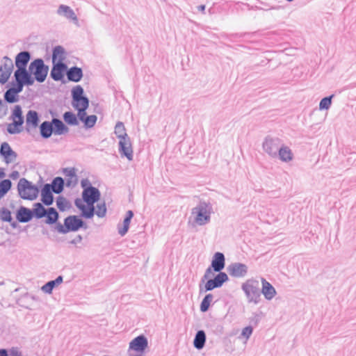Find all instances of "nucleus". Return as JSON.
<instances>
[{
	"label": "nucleus",
	"instance_id": "obj_38",
	"mask_svg": "<svg viewBox=\"0 0 356 356\" xmlns=\"http://www.w3.org/2000/svg\"><path fill=\"white\" fill-rule=\"evenodd\" d=\"M213 296L211 293L207 294L204 296V298H203V300H202L201 304H200V311L201 312H206L208 311V309L210 307V304L213 300Z\"/></svg>",
	"mask_w": 356,
	"mask_h": 356
},
{
	"label": "nucleus",
	"instance_id": "obj_33",
	"mask_svg": "<svg viewBox=\"0 0 356 356\" xmlns=\"http://www.w3.org/2000/svg\"><path fill=\"white\" fill-rule=\"evenodd\" d=\"M52 191L56 194L60 193L63 189L65 186V181L60 177H56L53 180L51 184Z\"/></svg>",
	"mask_w": 356,
	"mask_h": 356
},
{
	"label": "nucleus",
	"instance_id": "obj_28",
	"mask_svg": "<svg viewBox=\"0 0 356 356\" xmlns=\"http://www.w3.org/2000/svg\"><path fill=\"white\" fill-rule=\"evenodd\" d=\"M63 281L62 275L58 276L55 280L47 282L42 287L41 290L47 294H51L54 289L60 284Z\"/></svg>",
	"mask_w": 356,
	"mask_h": 356
},
{
	"label": "nucleus",
	"instance_id": "obj_55",
	"mask_svg": "<svg viewBox=\"0 0 356 356\" xmlns=\"http://www.w3.org/2000/svg\"><path fill=\"white\" fill-rule=\"evenodd\" d=\"M82 241V236L81 235H77L73 240L70 241L72 244H76L81 243Z\"/></svg>",
	"mask_w": 356,
	"mask_h": 356
},
{
	"label": "nucleus",
	"instance_id": "obj_15",
	"mask_svg": "<svg viewBox=\"0 0 356 356\" xmlns=\"http://www.w3.org/2000/svg\"><path fill=\"white\" fill-rule=\"evenodd\" d=\"M119 153L122 156H125L129 161L133 160V149L129 137L120 139Z\"/></svg>",
	"mask_w": 356,
	"mask_h": 356
},
{
	"label": "nucleus",
	"instance_id": "obj_46",
	"mask_svg": "<svg viewBox=\"0 0 356 356\" xmlns=\"http://www.w3.org/2000/svg\"><path fill=\"white\" fill-rule=\"evenodd\" d=\"M8 111V107L6 102L0 99V118H3L7 115Z\"/></svg>",
	"mask_w": 356,
	"mask_h": 356
},
{
	"label": "nucleus",
	"instance_id": "obj_59",
	"mask_svg": "<svg viewBox=\"0 0 356 356\" xmlns=\"http://www.w3.org/2000/svg\"><path fill=\"white\" fill-rule=\"evenodd\" d=\"M5 173L3 171H0V179L4 177Z\"/></svg>",
	"mask_w": 356,
	"mask_h": 356
},
{
	"label": "nucleus",
	"instance_id": "obj_41",
	"mask_svg": "<svg viewBox=\"0 0 356 356\" xmlns=\"http://www.w3.org/2000/svg\"><path fill=\"white\" fill-rule=\"evenodd\" d=\"M334 95H331L328 97L323 98L319 103V109L321 111L327 110L332 104V99Z\"/></svg>",
	"mask_w": 356,
	"mask_h": 356
},
{
	"label": "nucleus",
	"instance_id": "obj_3",
	"mask_svg": "<svg viewBox=\"0 0 356 356\" xmlns=\"http://www.w3.org/2000/svg\"><path fill=\"white\" fill-rule=\"evenodd\" d=\"M241 289L247 298L248 302L257 305L261 300V289L259 282L257 280L250 279L244 282Z\"/></svg>",
	"mask_w": 356,
	"mask_h": 356
},
{
	"label": "nucleus",
	"instance_id": "obj_29",
	"mask_svg": "<svg viewBox=\"0 0 356 356\" xmlns=\"http://www.w3.org/2000/svg\"><path fill=\"white\" fill-rule=\"evenodd\" d=\"M40 132L42 138H49L54 133L51 121H44L40 125Z\"/></svg>",
	"mask_w": 356,
	"mask_h": 356
},
{
	"label": "nucleus",
	"instance_id": "obj_24",
	"mask_svg": "<svg viewBox=\"0 0 356 356\" xmlns=\"http://www.w3.org/2000/svg\"><path fill=\"white\" fill-rule=\"evenodd\" d=\"M67 77L70 81L79 82L83 77V70L81 67L77 66H73L69 69H67Z\"/></svg>",
	"mask_w": 356,
	"mask_h": 356
},
{
	"label": "nucleus",
	"instance_id": "obj_53",
	"mask_svg": "<svg viewBox=\"0 0 356 356\" xmlns=\"http://www.w3.org/2000/svg\"><path fill=\"white\" fill-rule=\"evenodd\" d=\"M75 206L79 209L82 210L85 209L86 205L82 203L81 200L80 199H76L74 202Z\"/></svg>",
	"mask_w": 356,
	"mask_h": 356
},
{
	"label": "nucleus",
	"instance_id": "obj_5",
	"mask_svg": "<svg viewBox=\"0 0 356 356\" xmlns=\"http://www.w3.org/2000/svg\"><path fill=\"white\" fill-rule=\"evenodd\" d=\"M17 191L22 199L29 200H35L39 193L38 188L25 178L19 179L17 184Z\"/></svg>",
	"mask_w": 356,
	"mask_h": 356
},
{
	"label": "nucleus",
	"instance_id": "obj_21",
	"mask_svg": "<svg viewBox=\"0 0 356 356\" xmlns=\"http://www.w3.org/2000/svg\"><path fill=\"white\" fill-rule=\"evenodd\" d=\"M31 209L24 206L19 207L16 212V219L19 222L26 223L33 218Z\"/></svg>",
	"mask_w": 356,
	"mask_h": 356
},
{
	"label": "nucleus",
	"instance_id": "obj_27",
	"mask_svg": "<svg viewBox=\"0 0 356 356\" xmlns=\"http://www.w3.org/2000/svg\"><path fill=\"white\" fill-rule=\"evenodd\" d=\"M133 216L134 212L131 210H129L127 211L126 216L123 220L122 226H120V225H119L118 227V234L120 236H123L127 233L129 228L130 222Z\"/></svg>",
	"mask_w": 356,
	"mask_h": 356
},
{
	"label": "nucleus",
	"instance_id": "obj_1",
	"mask_svg": "<svg viewBox=\"0 0 356 356\" xmlns=\"http://www.w3.org/2000/svg\"><path fill=\"white\" fill-rule=\"evenodd\" d=\"M213 213V206L209 202L200 201L191 210L193 222L199 226H204L211 221Z\"/></svg>",
	"mask_w": 356,
	"mask_h": 356
},
{
	"label": "nucleus",
	"instance_id": "obj_19",
	"mask_svg": "<svg viewBox=\"0 0 356 356\" xmlns=\"http://www.w3.org/2000/svg\"><path fill=\"white\" fill-rule=\"evenodd\" d=\"M39 115L37 111L29 110L26 115V130L29 132L31 129H35L39 124Z\"/></svg>",
	"mask_w": 356,
	"mask_h": 356
},
{
	"label": "nucleus",
	"instance_id": "obj_40",
	"mask_svg": "<svg viewBox=\"0 0 356 356\" xmlns=\"http://www.w3.org/2000/svg\"><path fill=\"white\" fill-rule=\"evenodd\" d=\"M97 120V115H88L87 117H86L82 122L83 123L84 127L86 129H90L95 125Z\"/></svg>",
	"mask_w": 356,
	"mask_h": 356
},
{
	"label": "nucleus",
	"instance_id": "obj_50",
	"mask_svg": "<svg viewBox=\"0 0 356 356\" xmlns=\"http://www.w3.org/2000/svg\"><path fill=\"white\" fill-rule=\"evenodd\" d=\"M252 327L251 326H247L242 330L241 335L248 339L252 335Z\"/></svg>",
	"mask_w": 356,
	"mask_h": 356
},
{
	"label": "nucleus",
	"instance_id": "obj_48",
	"mask_svg": "<svg viewBox=\"0 0 356 356\" xmlns=\"http://www.w3.org/2000/svg\"><path fill=\"white\" fill-rule=\"evenodd\" d=\"M63 174L65 175V177H74L76 176V170L74 168H64L63 170Z\"/></svg>",
	"mask_w": 356,
	"mask_h": 356
},
{
	"label": "nucleus",
	"instance_id": "obj_58",
	"mask_svg": "<svg viewBox=\"0 0 356 356\" xmlns=\"http://www.w3.org/2000/svg\"><path fill=\"white\" fill-rule=\"evenodd\" d=\"M197 8V10L199 11H201V12H204V10H205V6L204 5L198 6Z\"/></svg>",
	"mask_w": 356,
	"mask_h": 356
},
{
	"label": "nucleus",
	"instance_id": "obj_12",
	"mask_svg": "<svg viewBox=\"0 0 356 356\" xmlns=\"http://www.w3.org/2000/svg\"><path fill=\"white\" fill-rule=\"evenodd\" d=\"M52 63L53 66L50 72L51 78L55 81H63L65 72H67V65L62 62V58L57 62Z\"/></svg>",
	"mask_w": 356,
	"mask_h": 356
},
{
	"label": "nucleus",
	"instance_id": "obj_31",
	"mask_svg": "<svg viewBox=\"0 0 356 356\" xmlns=\"http://www.w3.org/2000/svg\"><path fill=\"white\" fill-rule=\"evenodd\" d=\"M31 211L33 217L40 219L46 216L47 209H45L42 203L37 202L33 204V208Z\"/></svg>",
	"mask_w": 356,
	"mask_h": 356
},
{
	"label": "nucleus",
	"instance_id": "obj_36",
	"mask_svg": "<svg viewBox=\"0 0 356 356\" xmlns=\"http://www.w3.org/2000/svg\"><path fill=\"white\" fill-rule=\"evenodd\" d=\"M114 132L119 140L129 137L127 134L125 127L122 122H118L116 123Z\"/></svg>",
	"mask_w": 356,
	"mask_h": 356
},
{
	"label": "nucleus",
	"instance_id": "obj_22",
	"mask_svg": "<svg viewBox=\"0 0 356 356\" xmlns=\"http://www.w3.org/2000/svg\"><path fill=\"white\" fill-rule=\"evenodd\" d=\"M51 186L49 184H45L41 190V200L46 206H50L54 202V195L52 194Z\"/></svg>",
	"mask_w": 356,
	"mask_h": 356
},
{
	"label": "nucleus",
	"instance_id": "obj_23",
	"mask_svg": "<svg viewBox=\"0 0 356 356\" xmlns=\"http://www.w3.org/2000/svg\"><path fill=\"white\" fill-rule=\"evenodd\" d=\"M57 14L64 16L68 19L73 21L75 24L78 23V18L74 10L68 6L61 4L57 10Z\"/></svg>",
	"mask_w": 356,
	"mask_h": 356
},
{
	"label": "nucleus",
	"instance_id": "obj_44",
	"mask_svg": "<svg viewBox=\"0 0 356 356\" xmlns=\"http://www.w3.org/2000/svg\"><path fill=\"white\" fill-rule=\"evenodd\" d=\"M97 210L95 212L96 215L99 218H103L105 216L106 213V207L105 203L97 204Z\"/></svg>",
	"mask_w": 356,
	"mask_h": 356
},
{
	"label": "nucleus",
	"instance_id": "obj_4",
	"mask_svg": "<svg viewBox=\"0 0 356 356\" xmlns=\"http://www.w3.org/2000/svg\"><path fill=\"white\" fill-rule=\"evenodd\" d=\"M29 70L33 75L34 81L38 83H43L48 74L49 66L44 64L42 58H36L33 60L29 66Z\"/></svg>",
	"mask_w": 356,
	"mask_h": 356
},
{
	"label": "nucleus",
	"instance_id": "obj_13",
	"mask_svg": "<svg viewBox=\"0 0 356 356\" xmlns=\"http://www.w3.org/2000/svg\"><path fill=\"white\" fill-rule=\"evenodd\" d=\"M101 193L98 188L90 186L82 192V198L87 204H94L100 199Z\"/></svg>",
	"mask_w": 356,
	"mask_h": 356
},
{
	"label": "nucleus",
	"instance_id": "obj_56",
	"mask_svg": "<svg viewBox=\"0 0 356 356\" xmlns=\"http://www.w3.org/2000/svg\"><path fill=\"white\" fill-rule=\"evenodd\" d=\"M0 356H8V351L4 348H0Z\"/></svg>",
	"mask_w": 356,
	"mask_h": 356
},
{
	"label": "nucleus",
	"instance_id": "obj_57",
	"mask_svg": "<svg viewBox=\"0 0 356 356\" xmlns=\"http://www.w3.org/2000/svg\"><path fill=\"white\" fill-rule=\"evenodd\" d=\"M10 223V226L13 228V229H16L17 227H18V223L16 222V221H13V220H11V222H9Z\"/></svg>",
	"mask_w": 356,
	"mask_h": 356
},
{
	"label": "nucleus",
	"instance_id": "obj_25",
	"mask_svg": "<svg viewBox=\"0 0 356 356\" xmlns=\"http://www.w3.org/2000/svg\"><path fill=\"white\" fill-rule=\"evenodd\" d=\"M54 129V134L56 135H63L69 131L68 127L58 118H54L51 120Z\"/></svg>",
	"mask_w": 356,
	"mask_h": 356
},
{
	"label": "nucleus",
	"instance_id": "obj_43",
	"mask_svg": "<svg viewBox=\"0 0 356 356\" xmlns=\"http://www.w3.org/2000/svg\"><path fill=\"white\" fill-rule=\"evenodd\" d=\"M68 202L67 200L63 196H58L56 199V205L60 211H65L67 207Z\"/></svg>",
	"mask_w": 356,
	"mask_h": 356
},
{
	"label": "nucleus",
	"instance_id": "obj_37",
	"mask_svg": "<svg viewBox=\"0 0 356 356\" xmlns=\"http://www.w3.org/2000/svg\"><path fill=\"white\" fill-rule=\"evenodd\" d=\"M63 120L69 125L76 126L79 124L76 115L71 111H66L64 113Z\"/></svg>",
	"mask_w": 356,
	"mask_h": 356
},
{
	"label": "nucleus",
	"instance_id": "obj_14",
	"mask_svg": "<svg viewBox=\"0 0 356 356\" xmlns=\"http://www.w3.org/2000/svg\"><path fill=\"white\" fill-rule=\"evenodd\" d=\"M14 79L15 81H19L27 86L34 83V78L29 69H17L14 72Z\"/></svg>",
	"mask_w": 356,
	"mask_h": 356
},
{
	"label": "nucleus",
	"instance_id": "obj_8",
	"mask_svg": "<svg viewBox=\"0 0 356 356\" xmlns=\"http://www.w3.org/2000/svg\"><path fill=\"white\" fill-rule=\"evenodd\" d=\"M71 92L72 106L75 109L89 106V99L84 95L83 88L80 85L74 86Z\"/></svg>",
	"mask_w": 356,
	"mask_h": 356
},
{
	"label": "nucleus",
	"instance_id": "obj_34",
	"mask_svg": "<svg viewBox=\"0 0 356 356\" xmlns=\"http://www.w3.org/2000/svg\"><path fill=\"white\" fill-rule=\"evenodd\" d=\"M65 49L62 46L58 45L54 47L52 51V62H57L62 58V62L65 59Z\"/></svg>",
	"mask_w": 356,
	"mask_h": 356
},
{
	"label": "nucleus",
	"instance_id": "obj_17",
	"mask_svg": "<svg viewBox=\"0 0 356 356\" xmlns=\"http://www.w3.org/2000/svg\"><path fill=\"white\" fill-rule=\"evenodd\" d=\"M0 156L4 159L6 163L15 161L17 157V153L13 150L7 142L1 144Z\"/></svg>",
	"mask_w": 356,
	"mask_h": 356
},
{
	"label": "nucleus",
	"instance_id": "obj_2",
	"mask_svg": "<svg viewBox=\"0 0 356 356\" xmlns=\"http://www.w3.org/2000/svg\"><path fill=\"white\" fill-rule=\"evenodd\" d=\"M81 228L86 229L88 226L79 216L75 215L66 217L63 225L58 222L56 225L57 232L63 234L70 232H77Z\"/></svg>",
	"mask_w": 356,
	"mask_h": 356
},
{
	"label": "nucleus",
	"instance_id": "obj_35",
	"mask_svg": "<svg viewBox=\"0 0 356 356\" xmlns=\"http://www.w3.org/2000/svg\"><path fill=\"white\" fill-rule=\"evenodd\" d=\"M4 101L8 104H13L19 101L18 94L14 91L11 88H8L3 95Z\"/></svg>",
	"mask_w": 356,
	"mask_h": 356
},
{
	"label": "nucleus",
	"instance_id": "obj_10",
	"mask_svg": "<svg viewBox=\"0 0 356 356\" xmlns=\"http://www.w3.org/2000/svg\"><path fill=\"white\" fill-rule=\"evenodd\" d=\"M282 145V140L278 138L266 137L263 143L264 152L273 158L277 157V152Z\"/></svg>",
	"mask_w": 356,
	"mask_h": 356
},
{
	"label": "nucleus",
	"instance_id": "obj_51",
	"mask_svg": "<svg viewBox=\"0 0 356 356\" xmlns=\"http://www.w3.org/2000/svg\"><path fill=\"white\" fill-rule=\"evenodd\" d=\"M10 356H22V353L17 347H13L9 350Z\"/></svg>",
	"mask_w": 356,
	"mask_h": 356
},
{
	"label": "nucleus",
	"instance_id": "obj_42",
	"mask_svg": "<svg viewBox=\"0 0 356 356\" xmlns=\"http://www.w3.org/2000/svg\"><path fill=\"white\" fill-rule=\"evenodd\" d=\"M0 218L4 222H11L13 220L11 211L6 207L1 208L0 209Z\"/></svg>",
	"mask_w": 356,
	"mask_h": 356
},
{
	"label": "nucleus",
	"instance_id": "obj_11",
	"mask_svg": "<svg viewBox=\"0 0 356 356\" xmlns=\"http://www.w3.org/2000/svg\"><path fill=\"white\" fill-rule=\"evenodd\" d=\"M14 68L13 62L8 56L3 57V63L0 66V83H6L10 78Z\"/></svg>",
	"mask_w": 356,
	"mask_h": 356
},
{
	"label": "nucleus",
	"instance_id": "obj_39",
	"mask_svg": "<svg viewBox=\"0 0 356 356\" xmlns=\"http://www.w3.org/2000/svg\"><path fill=\"white\" fill-rule=\"evenodd\" d=\"M95 212L94 204H88L85 209L81 210V216L89 219L93 217Z\"/></svg>",
	"mask_w": 356,
	"mask_h": 356
},
{
	"label": "nucleus",
	"instance_id": "obj_54",
	"mask_svg": "<svg viewBox=\"0 0 356 356\" xmlns=\"http://www.w3.org/2000/svg\"><path fill=\"white\" fill-rule=\"evenodd\" d=\"M9 177L13 180L17 179L19 177V172L17 170H14L10 174Z\"/></svg>",
	"mask_w": 356,
	"mask_h": 356
},
{
	"label": "nucleus",
	"instance_id": "obj_26",
	"mask_svg": "<svg viewBox=\"0 0 356 356\" xmlns=\"http://www.w3.org/2000/svg\"><path fill=\"white\" fill-rule=\"evenodd\" d=\"M277 156L283 162H289L292 161L293 154L289 147L282 144L277 152Z\"/></svg>",
	"mask_w": 356,
	"mask_h": 356
},
{
	"label": "nucleus",
	"instance_id": "obj_16",
	"mask_svg": "<svg viewBox=\"0 0 356 356\" xmlns=\"http://www.w3.org/2000/svg\"><path fill=\"white\" fill-rule=\"evenodd\" d=\"M248 268L247 265L242 263H232L227 267V271L229 275L234 277H243L248 273Z\"/></svg>",
	"mask_w": 356,
	"mask_h": 356
},
{
	"label": "nucleus",
	"instance_id": "obj_30",
	"mask_svg": "<svg viewBox=\"0 0 356 356\" xmlns=\"http://www.w3.org/2000/svg\"><path fill=\"white\" fill-rule=\"evenodd\" d=\"M206 342V334L204 330H198L193 340V346L197 350H201L204 348Z\"/></svg>",
	"mask_w": 356,
	"mask_h": 356
},
{
	"label": "nucleus",
	"instance_id": "obj_20",
	"mask_svg": "<svg viewBox=\"0 0 356 356\" xmlns=\"http://www.w3.org/2000/svg\"><path fill=\"white\" fill-rule=\"evenodd\" d=\"M261 281L262 284L261 294L262 293L266 300H271L276 295L275 289L265 278L261 277Z\"/></svg>",
	"mask_w": 356,
	"mask_h": 356
},
{
	"label": "nucleus",
	"instance_id": "obj_7",
	"mask_svg": "<svg viewBox=\"0 0 356 356\" xmlns=\"http://www.w3.org/2000/svg\"><path fill=\"white\" fill-rule=\"evenodd\" d=\"M225 266V257L223 253L217 252L214 254L211 266H209L205 270L204 275L202 278V282H204L207 279H209L213 275V271L215 272H222L221 270L224 269Z\"/></svg>",
	"mask_w": 356,
	"mask_h": 356
},
{
	"label": "nucleus",
	"instance_id": "obj_6",
	"mask_svg": "<svg viewBox=\"0 0 356 356\" xmlns=\"http://www.w3.org/2000/svg\"><path fill=\"white\" fill-rule=\"evenodd\" d=\"M10 120L13 122L8 124L7 127V131L10 134H19L22 131V126L24 122V116L22 115V109L20 105H15L12 111Z\"/></svg>",
	"mask_w": 356,
	"mask_h": 356
},
{
	"label": "nucleus",
	"instance_id": "obj_45",
	"mask_svg": "<svg viewBox=\"0 0 356 356\" xmlns=\"http://www.w3.org/2000/svg\"><path fill=\"white\" fill-rule=\"evenodd\" d=\"M12 87L11 88L15 91L17 94L20 93L24 88V86H26L25 84L19 82V81H13L11 83Z\"/></svg>",
	"mask_w": 356,
	"mask_h": 356
},
{
	"label": "nucleus",
	"instance_id": "obj_18",
	"mask_svg": "<svg viewBox=\"0 0 356 356\" xmlns=\"http://www.w3.org/2000/svg\"><path fill=\"white\" fill-rule=\"evenodd\" d=\"M31 58V54L29 51H22L18 53L15 59L17 69H27V65Z\"/></svg>",
	"mask_w": 356,
	"mask_h": 356
},
{
	"label": "nucleus",
	"instance_id": "obj_49",
	"mask_svg": "<svg viewBox=\"0 0 356 356\" xmlns=\"http://www.w3.org/2000/svg\"><path fill=\"white\" fill-rule=\"evenodd\" d=\"M77 177L75 176L74 178V177H68L66 180V182H65V185L67 186V187H69V188H73L74 187L76 184H77Z\"/></svg>",
	"mask_w": 356,
	"mask_h": 356
},
{
	"label": "nucleus",
	"instance_id": "obj_52",
	"mask_svg": "<svg viewBox=\"0 0 356 356\" xmlns=\"http://www.w3.org/2000/svg\"><path fill=\"white\" fill-rule=\"evenodd\" d=\"M90 186L92 185L90 181L88 179H83L81 181V186L82 187L83 191H85V188H88V187L89 188Z\"/></svg>",
	"mask_w": 356,
	"mask_h": 356
},
{
	"label": "nucleus",
	"instance_id": "obj_47",
	"mask_svg": "<svg viewBox=\"0 0 356 356\" xmlns=\"http://www.w3.org/2000/svg\"><path fill=\"white\" fill-rule=\"evenodd\" d=\"M88 107H86V108L83 107V108H76L78 111L77 116L80 121L83 122L84 118L88 116L86 114V110L88 109Z\"/></svg>",
	"mask_w": 356,
	"mask_h": 356
},
{
	"label": "nucleus",
	"instance_id": "obj_9",
	"mask_svg": "<svg viewBox=\"0 0 356 356\" xmlns=\"http://www.w3.org/2000/svg\"><path fill=\"white\" fill-rule=\"evenodd\" d=\"M218 273L213 278L207 280L204 289L200 288V292H207L214 289L221 287L223 284L228 281L229 277L225 272H218Z\"/></svg>",
	"mask_w": 356,
	"mask_h": 356
},
{
	"label": "nucleus",
	"instance_id": "obj_32",
	"mask_svg": "<svg viewBox=\"0 0 356 356\" xmlns=\"http://www.w3.org/2000/svg\"><path fill=\"white\" fill-rule=\"evenodd\" d=\"M45 217L47 218L45 222L48 225H53L57 222L59 218V214L55 208L49 207L47 209Z\"/></svg>",
	"mask_w": 356,
	"mask_h": 356
},
{
	"label": "nucleus",
	"instance_id": "obj_60",
	"mask_svg": "<svg viewBox=\"0 0 356 356\" xmlns=\"http://www.w3.org/2000/svg\"><path fill=\"white\" fill-rule=\"evenodd\" d=\"M353 156H356V153L352 154Z\"/></svg>",
	"mask_w": 356,
	"mask_h": 356
}]
</instances>
